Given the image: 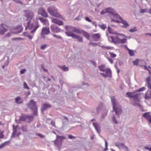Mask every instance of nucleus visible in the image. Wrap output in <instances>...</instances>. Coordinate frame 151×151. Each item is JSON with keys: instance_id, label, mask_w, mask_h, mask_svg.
Returning a JSON list of instances; mask_svg holds the SVG:
<instances>
[{"instance_id": "nucleus-49", "label": "nucleus", "mask_w": 151, "mask_h": 151, "mask_svg": "<svg viewBox=\"0 0 151 151\" xmlns=\"http://www.w3.org/2000/svg\"><path fill=\"white\" fill-rule=\"evenodd\" d=\"M108 59L111 63L112 64L113 63V61L110 58H108Z\"/></svg>"}, {"instance_id": "nucleus-4", "label": "nucleus", "mask_w": 151, "mask_h": 151, "mask_svg": "<svg viewBox=\"0 0 151 151\" xmlns=\"http://www.w3.org/2000/svg\"><path fill=\"white\" fill-rule=\"evenodd\" d=\"M108 39L109 41L111 42L119 43H125L127 40L125 38H124L123 39H120L117 36H114L109 37L108 38Z\"/></svg>"}, {"instance_id": "nucleus-58", "label": "nucleus", "mask_w": 151, "mask_h": 151, "mask_svg": "<svg viewBox=\"0 0 151 151\" xmlns=\"http://www.w3.org/2000/svg\"><path fill=\"white\" fill-rule=\"evenodd\" d=\"M148 85V88L150 89V90H151V83L149 84Z\"/></svg>"}, {"instance_id": "nucleus-7", "label": "nucleus", "mask_w": 151, "mask_h": 151, "mask_svg": "<svg viewBox=\"0 0 151 151\" xmlns=\"http://www.w3.org/2000/svg\"><path fill=\"white\" fill-rule=\"evenodd\" d=\"M65 33L68 36L71 37L73 38L77 39L78 42H83V39L82 37L74 33L73 32L68 31L65 32Z\"/></svg>"}, {"instance_id": "nucleus-60", "label": "nucleus", "mask_w": 151, "mask_h": 151, "mask_svg": "<svg viewBox=\"0 0 151 151\" xmlns=\"http://www.w3.org/2000/svg\"><path fill=\"white\" fill-rule=\"evenodd\" d=\"M63 118L65 119H66V120H68V118L65 116H63Z\"/></svg>"}, {"instance_id": "nucleus-23", "label": "nucleus", "mask_w": 151, "mask_h": 151, "mask_svg": "<svg viewBox=\"0 0 151 151\" xmlns=\"http://www.w3.org/2000/svg\"><path fill=\"white\" fill-rule=\"evenodd\" d=\"M148 91H147L145 94V98L146 99H148L151 98V93H149Z\"/></svg>"}, {"instance_id": "nucleus-63", "label": "nucleus", "mask_w": 151, "mask_h": 151, "mask_svg": "<svg viewBox=\"0 0 151 151\" xmlns=\"http://www.w3.org/2000/svg\"><path fill=\"white\" fill-rule=\"evenodd\" d=\"M146 35H150V36H151V34H150V33H148V34H146Z\"/></svg>"}, {"instance_id": "nucleus-3", "label": "nucleus", "mask_w": 151, "mask_h": 151, "mask_svg": "<svg viewBox=\"0 0 151 151\" xmlns=\"http://www.w3.org/2000/svg\"><path fill=\"white\" fill-rule=\"evenodd\" d=\"M28 108H30L33 111L34 114L36 115L37 111V107L36 103L33 100H31L27 104Z\"/></svg>"}, {"instance_id": "nucleus-14", "label": "nucleus", "mask_w": 151, "mask_h": 151, "mask_svg": "<svg viewBox=\"0 0 151 151\" xmlns=\"http://www.w3.org/2000/svg\"><path fill=\"white\" fill-rule=\"evenodd\" d=\"M50 28L51 30L53 32L58 33L60 32V29L56 26H51Z\"/></svg>"}, {"instance_id": "nucleus-28", "label": "nucleus", "mask_w": 151, "mask_h": 151, "mask_svg": "<svg viewBox=\"0 0 151 151\" xmlns=\"http://www.w3.org/2000/svg\"><path fill=\"white\" fill-rule=\"evenodd\" d=\"M57 138L59 139L61 141H62L64 139H65V137L64 136H60L57 135Z\"/></svg>"}, {"instance_id": "nucleus-1", "label": "nucleus", "mask_w": 151, "mask_h": 151, "mask_svg": "<svg viewBox=\"0 0 151 151\" xmlns=\"http://www.w3.org/2000/svg\"><path fill=\"white\" fill-rule=\"evenodd\" d=\"M25 13L24 16L26 18V21H29L27 22V26L25 27V29H29L31 30L30 33H34L37 29L40 27L37 22H32L31 20L34 16V14L30 10L24 11Z\"/></svg>"}, {"instance_id": "nucleus-34", "label": "nucleus", "mask_w": 151, "mask_h": 151, "mask_svg": "<svg viewBox=\"0 0 151 151\" xmlns=\"http://www.w3.org/2000/svg\"><path fill=\"white\" fill-rule=\"evenodd\" d=\"M146 81L147 83L148 84L151 83L150 82V77H148L146 78Z\"/></svg>"}, {"instance_id": "nucleus-31", "label": "nucleus", "mask_w": 151, "mask_h": 151, "mask_svg": "<svg viewBox=\"0 0 151 151\" xmlns=\"http://www.w3.org/2000/svg\"><path fill=\"white\" fill-rule=\"evenodd\" d=\"M139 60L138 59H136L135 61H134L133 63L134 65H138V63Z\"/></svg>"}, {"instance_id": "nucleus-10", "label": "nucleus", "mask_w": 151, "mask_h": 151, "mask_svg": "<svg viewBox=\"0 0 151 151\" xmlns=\"http://www.w3.org/2000/svg\"><path fill=\"white\" fill-rule=\"evenodd\" d=\"M1 26L2 28V29H0V35H4L5 33L8 31V27L5 24L2 23L1 24Z\"/></svg>"}, {"instance_id": "nucleus-25", "label": "nucleus", "mask_w": 151, "mask_h": 151, "mask_svg": "<svg viewBox=\"0 0 151 151\" xmlns=\"http://www.w3.org/2000/svg\"><path fill=\"white\" fill-rule=\"evenodd\" d=\"M93 126L94 127L95 129L96 130L97 132L98 133H99V127H98V124L97 123H93Z\"/></svg>"}, {"instance_id": "nucleus-37", "label": "nucleus", "mask_w": 151, "mask_h": 151, "mask_svg": "<svg viewBox=\"0 0 151 151\" xmlns=\"http://www.w3.org/2000/svg\"><path fill=\"white\" fill-rule=\"evenodd\" d=\"M106 13H107V11H106V9H105L104 10H103L101 12V14H104Z\"/></svg>"}, {"instance_id": "nucleus-39", "label": "nucleus", "mask_w": 151, "mask_h": 151, "mask_svg": "<svg viewBox=\"0 0 151 151\" xmlns=\"http://www.w3.org/2000/svg\"><path fill=\"white\" fill-rule=\"evenodd\" d=\"M112 120L114 123L116 124L117 123V121L116 120L115 116H114L112 117Z\"/></svg>"}, {"instance_id": "nucleus-5", "label": "nucleus", "mask_w": 151, "mask_h": 151, "mask_svg": "<svg viewBox=\"0 0 151 151\" xmlns=\"http://www.w3.org/2000/svg\"><path fill=\"white\" fill-rule=\"evenodd\" d=\"M47 11L51 15L63 19L62 16L58 12L57 9L53 7H49L47 9Z\"/></svg>"}, {"instance_id": "nucleus-15", "label": "nucleus", "mask_w": 151, "mask_h": 151, "mask_svg": "<svg viewBox=\"0 0 151 151\" xmlns=\"http://www.w3.org/2000/svg\"><path fill=\"white\" fill-rule=\"evenodd\" d=\"M52 22L57 24L59 26H60L63 24V22L62 21L58 20L56 19H52Z\"/></svg>"}, {"instance_id": "nucleus-16", "label": "nucleus", "mask_w": 151, "mask_h": 151, "mask_svg": "<svg viewBox=\"0 0 151 151\" xmlns=\"http://www.w3.org/2000/svg\"><path fill=\"white\" fill-rule=\"evenodd\" d=\"M106 10L107 11V13H108L111 14V17H113L114 18V14H117L114 13V10L111 8H106Z\"/></svg>"}, {"instance_id": "nucleus-48", "label": "nucleus", "mask_w": 151, "mask_h": 151, "mask_svg": "<svg viewBox=\"0 0 151 151\" xmlns=\"http://www.w3.org/2000/svg\"><path fill=\"white\" fill-rule=\"evenodd\" d=\"M85 19L86 21L89 22H91V20L89 19L88 17H86L85 18Z\"/></svg>"}, {"instance_id": "nucleus-55", "label": "nucleus", "mask_w": 151, "mask_h": 151, "mask_svg": "<svg viewBox=\"0 0 151 151\" xmlns=\"http://www.w3.org/2000/svg\"><path fill=\"white\" fill-rule=\"evenodd\" d=\"M37 135L38 136H39L40 137H44V135H43L42 134H38Z\"/></svg>"}, {"instance_id": "nucleus-27", "label": "nucleus", "mask_w": 151, "mask_h": 151, "mask_svg": "<svg viewBox=\"0 0 151 151\" xmlns=\"http://www.w3.org/2000/svg\"><path fill=\"white\" fill-rule=\"evenodd\" d=\"M59 67L62 69L64 71H66L68 70V68L65 65L63 66H59Z\"/></svg>"}, {"instance_id": "nucleus-64", "label": "nucleus", "mask_w": 151, "mask_h": 151, "mask_svg": "<svg viewBox=\"0 0 151 151\" xmlns=\"http://www.w3.org/2000/svg\"><path fill=\"white\" fill-rule=\"evenodd\" d=\"M149 13L151 14V9H150Z\"/></svg>"}, {"instance_id": "nucleus-29", "label": "nucleus", "mask_w": 151, "mask_h": 151, "mask_svg": "<svg viewBox=\"0 0 151 151\" xmlns=\"http://www.w3.org/2000/svg\"><path fill=\"white\" fill-rule=\"evenodd\" d=\"M119 145L122 146L123 149L126 150V151H129L128 148L127 147L125 146L123 144L121 143L119 144Z\"/></svg>"}, {"instance_id": "nucleus-19", "label": "nucleus", "mask_w": 151, "mask_h": 151, "mask_svg": "<svg viewBox=\"0 0 151 151\" xmlns=\"http://www.w3.org/2000/svg\"><path fill=\"white\" fill-rule=\"evenodd\" d=\"M51 106L50 105L45 103L42 104V107L41 109V110L42 111L45 110L51 107Z\"/></svg>"}, {"instance_id": "nucleus-12", "label": "nucleus", "mask_w": 151, "mask_h": 151, "mask_svg": "<svg viewBox=\"0 0 151 151\" xmlns=\"http://www.w3.org/2000/svg\"><path fill=\"white\" fill-rule=\"evenodd\" d=\"M150 112H146L143 115V116L151 124V115L150 113Z\"/></svg>"}, {"instance_id": "nucleus-32", "label": "nucleus", "mask_w": 151, "mask_h": 151, "mask_svg": "<svg viewBox=\"0 0 151 151\" xmlns=\"http://www.w3.org/2000/svg\"><path fill=\"white\" fill-rule=\"evenodd\" d=\"M110 57L112 58H114L116 57V54L113 52H109Z\"/></svg>"}, {"instance_id": "nucleus-59", "label": "nucleus", "mask_w": 151, "mask_h": 151, "mask_svg": "<svg viewBox=\"0 0 151 151\" xmlns=\"http://www.w3.org/2000/svg\"><path fill=\"white\" fill-rule=\"evenodd\" d=\"M137 30V28L136 27H134L133 28V32L136 31Z\"/></svg>"}, {"instance_id": "nucleus-20", "label": "nucleus", "mask_w": 151, "mask_h": 151, "mask_svg": "<svg viewBox=\"0 0 151 151\" xmlns=\"http://www.w3.org/2000/svg\"><path fill=\"white\" fill-rule=\"evenodd\" d=\"M92 38L95 41H96L100 38V35L99 33L93 34L92 35Z\"/></svg>"}, {"instance_id": "nucleus-38", "label": "nucleus", "mask_w": 151, "mask_h": 151, "mask_svg": "<svg viewBox=\"0 0 151 151\" xmlns=\"http://www.w3.org/2000/svg\"><path fill=\"white\" fill-rule=\"evenodd\" d=\"M13 33V32H8L5 35L6 37H9L11 35L12 33ZM14 33V32H13Z\"/></svg>"}, {"instance_id": "nucleus-61", "label": "nucleus", "mask_w": 151, "mask_h": 151, "mask_svg": "<svg viewBox=\"0 0 151 151\" xmlns=\"http://www.w3.org/2000/svg\"><path fill=\"white\" fill-rule=\"evenodd\" d=\"M28 37L30 39H31L32 38V37L30 36H29Z\"/></svg>"}, {"instance_id": "nucleus-44", "label": "nucleus", "mask_w": 151, "mask_h": 151, "mask_svg": "<svg viewBox=\"0 0 151 151\" xmlns=\"http://www.w3.org/2000/svg\"><path fill=\"white\" fill-rule=\"evenodd\" d=\"M51 124L53 127H55V122L53 121H51Z\"/></svg>"}, {"instance_id": "nucleus-11", "label": "nucleus", "mask_w": 151, "mask_h": 151, "mask_svg": "<svg viewBox=\"0 0 151 151\" xmlns=\"http://www.w3.org/2000/svg\"><path fill=\"white\" fill-rule=\"evenodd\" d=\"M38 13L41 15L45 17H47L48 15L45 10L43 8L39 9Z\"/></svg>"}, {"instance_id": "nucleus-52", "label": "nucleus", "mask_w": 151, "mask_h": 151, "mask_svg": "<svg viewBox=\"0 0 151 151\" xmlns=\"http://www.w3.org/2000/svg\"><path fill=\"white\" fill-rule=\"evenodd\" d=\"M52 35L54 37L58 38H59V39H61V37L59 36H57V35H55L54 34Z\"/></svg>"}, {"instance_id": "nucleus-36", "label": "nucleus", "mask_w": 151, "mask_h": 151, "mask_svg": "<svg viewBox=\"0 0 151 151\" xmlns=\"http://www.w3.org/2000/svg\"><path fill=\"white\" fill-rule=\"evenodd\" d=\"M147 9H141L140 10V12L142 13H144L145 12H147Z\"/></svg>"}, {"instance_id": "nucleus-41", "label": "nucleus", "mask_w": 151, "mask_h": 151, "mask_svg": "<svg viewBox=\"0 0 151 151\" xmlns=\"http://www.w3.org/2000/svg\"><path fill=\"white\" fill-rule=\"evenodd\" d=\"M145 89V87L141 88L139 89L138 91H144Z\"/></svg>"}, {"instance_id": "nucleus-18", "label": "nucleus", "mask_w": 151, "mask_h": 151, "mask_svg": "<svg viewBox=\"0 0 151 151\" xmlns=\"http://www.w3.org/2000/svg\"><path fill=\"white\" fill-rule=\"evenodd\" d=\"M39 19L45 25L48 26L49 25V21L47 19H45L42 17L39 18Z\"/></svg>"}, {"instance_id": "nucleus-8", "label": "nucleus", "mask_w": 151, "mask_h": 151, "mask_svg": "<svg viewBox=\"0 0 151 151\" xmlns=\"http://www.w3.org/2000/svg\"><path fill=\"white\" fill-rule=\"evenodd\" d=\"M111 100L112 103L113 109L115 112L116 115L120 114L122 113V109L121 108L119 109H116V100L114 97H112L111 98Z\"/></svg>"}, {"instance_id": "nucleus-33", "label": "nucleus", "mask_w": 151, "mask_h": 151, "mask_svg": "<svg viewBox=\"0 0 151 151\" xmlns=\"http://www.w3.org/2000/svg\"><path fill=\"white\" fill-rule=\"evenodd\" d=\"M108 29L109 33L112 34L114 33L113 30L109 27H108Z\"/></svg>"}, {"instance_id": "nucleus-51", "label": "nucleus", "mask_w": 151, "mask_h": 151, "mask_svg": "<svg viewBox=\"0 0 151 151\" xmlns=\"http://www.w3.org/2000/svg\"><path fill=\"white\" fill-rule=\"evenodd\" d=\"M102 47L103 48H104L105 49H111V47H109V46H107V47H104V46H102Z\"/></svg>"}, {"instance_id": "nucleus-2", "label": "nucleus", "mask_w": 151, "mask_h": 151, "mask_svg": "<svg viewBox=\"0 0 151 151\" xmlns=\"http://www.w3.org/2000/svg\"><path fill=\"white\" fill-rule=\"evenodd\" d=\"M111 21H114L117 23H121L123 25L122 26L127 27L129 26V25L126 21L123 20L118 14H114V19H111Z\"/></svg>"}, {"instance_id": "nucleus-56", "label": "nucleus", "mask_w": 151, "mask_h": 151, "mask_svg": "<svg viewBox=\"0 0 151 151\" xmlns=\"http://www.w3.org/2000/svg\"><path fill=\"white\" fill-rule=\"evenodd\" d=\"M42 68L43 69V70L45 72H47L48 70L47 69H46L43 68L42 66Z\"/></svg>"}, {"instance_id": "nucleus-62", "label": "nucleus", "mask_w": 151, "mask_h": 151, "mask_svg": "<svg viewBox=\"0 0 151 151\" xmlns=\"http://www.w3.org/2000/svg\"><path fill=\"white\" fill-rule=\"evenodd\" d=\"M95 44H96V43H91L90 44V45H94Z\"/></svg>"}, {"instance_id": "nucleus-57", "label": "nucleus", "mask_w": 151, "mask_h": 151, "mask_svg": "<svg viewBox=\"0 0 151 151\" xmlns=\"http://www.w3.org/2000/svg\"><path fill=\"white\" fill-rule=\"evenodd\" d=\"M20 39V38H12V40H19Z\"/></svg>"}, {"instance_id": "nucleus-24", "label": "nucleus", "mask_w": 151, "mask_h": 151, "mask_svg": "<svg viewBox=\"0 0 151 151\" xmlns=\"http://www.w3.org/2000/svg\"><path fill=\"white\" fill-rule=\"evenodd\" d=\"M17 103L20 104L22 102V101L20 97H18L16 98L15 99Z\"/></svg>"}, {"instance_id": "nucleus-21", "label": "nucleus", "mask_w": 151, "mask_h": 151, "mask_svg": "<svg viewBox=\"0 0 151 151\" xmlns=\"http://www.w3.org/2000/svg\"><path fill=\"white\" fill-rule=\"evenodd\" d=\"M81 34H82L83 36L85 37L87 39L89 40V39L90 38L89 35V34L88 33L85 32L84 30H82Z\"/></svg>"}, {"instance_id": "nucleus-43", "label": "nucleus", "mask_w": 151, "mask_h": 151, "mask_svg": "<svg viewBox=\"0 0 151 151\" xmlns=\"http://www.w3.org/2000/svg\"><path fill=\"white\" fill-rule=\"evenodd\" d=\"M145 148L146 150H147L149 151H151V147H145Z\"/></svg>"}, {"instance_id": "nucleus-13", "label": "nucleus", "mask_w": 151, "mask_h": 151, "mask_svg": "<svg viewBox=\"0 0 151 151\" xmlns=\"http://www.w3.org/2000/svg\"><path fill=\"white\" fill-rule=\"evenodd\" d=\"M33 116L29 115H23L21 116L20 118V120L21 121H24L26 119H32Z\"/></svg>"}, {"instance_id": "nucleus-40", "label": "nucleus", "mask_w": 151, "mask_h": 151, "mask_svg": "<svg viewBox=\"0 0 151 151\" xmlns=\"http://www.w3.org/2000/svg\"><path fill=\"white\" fill-rule=\"evenodd\" d=\"M101 27L102 29H104L106 28V26L105 24H102L101 25Z\"/></svg>"}, {"instance_id": "nucleus-47", "label": "nucleus", "mask_w": 151, "mask_h": 151, "mask_svg": "<svg viewBox=\"0 0 151 151\" xmlns=\"http://www.w3.org/2000/svg\"><path fill=\"white\" fill-rule=\"evenodd\" d=\"M26 71V70L24 69H23L21 70L20 73L21 74H22L24 73Z\"/></svg>"}, {"instance_id": "nucleus-53", "label": "nucleus", "mask_w": 151, "mask_h": 151, "mask_svg": "<svg viewBox=\"0 0 151 151\" xmlns=\"http://www.w3.org/2000/svg\"><path fill=\"white\" fill-rule=\"evenodd\" d=\"M105 146H106V150H107V149L108 144H107V142L105 140Z\"/></svg>"}, {"instance_id": "nucleus-50", "label": "nucleus", "mask_w": 151, "mask_h": 151, "mask_svg": "<svg viewBox=\"0 0 151 151\" xmlns=\"http://www.w3.org/2000/svg\"><path fill=\"white\" fill-rule=\"evenodd\" d=\"M127 50L129 51V53L130 56L132 55V50H130L129 49H127Z\"/></svg>"}, {"instance_id": "nucleus-26", "label": "nucleus", "mask_w": 151, "mask_h": 151, "mask_svg": "<svg viewBox=\"0 0 151 151\" xmlns=\"http://www.w3.org/2000/svg\"><path fill=\"white\" fill-rule=\"evenodd\" d=\"M99 70L102 71L104 72L106 69H105L104 66V65H101L99 66Z\"/></svg>"}, {"instance_id": "nucleus-6", "label": "nucleus", "mask_w": 151, "mask_h": 151, "mask_svg": "<svg viewBox=\"0 0 151 151\" xmlns=\"http://www.w3.org/2000/svg\"><path fill=\"white\" fill-rule=\"evenodd\" d=\"M65 27L68 30L67 32L69 31L73 33L75 32L77 34H81L82 30L73 26H65Z\"/></svg>"}, {"instance_id": "nucleus-35", "label": "nucleus", "mask_w": 151, "mask_h": 151, "mask_svg": "<svg viewBox=\"0 0 151 151\" xmlns=\"http://www.w3.org/2000/svg\"><path fill=\"white\" fill-rule=\"evenodd\" d=\"M24 88H27L28 90H29V87L27 86V83L26 82H24Z\"/></svg>"}, {"instance_id": "nucleus-30", "label": "nucleus", "mask_w": 151, "mask_h": 151, "mask_svg": "<svg viewBox=\"0 0 151 151\" xmlns=\"http://www.w3.org/2000/svg\"><path fill=\"white\" fill-rule=\"evenodd\" d=\"M127 96L129 98L132 97V93L131 92H127L126 93Z\"/></svg>"}, {"instance_id": "nucleus-22", "label": "nucleus", "mask_w": 151, "mask_h": 151, "mask_svg": "<svg viewBox=\"0 0 151 151\" xmlns=\"http://www.w3.org/2000/svg\"><path fill=\"white\" fill-rule=\"evenodd\" d=\"M105 71L106 72V75L107 77H111V72L110 69H106Z\"/></svg>"}, {"instance_id": "nucleus-9", "label": "nucleus", "mask_w": 151, "mask_h": 151, "mask_svg": "<svg viewBox=\"0 0 151 151\" xmlns=\"http://www.w3.org/2000/svg\"><path fill=\"white\" fill-rule=\"evenodd\" d=\"M50 30L48 27H43L41 30V35L42 37L45 35H48L50 33Z\"/></svg>"}, {"instance_id": "nucleus-42", "label": "nucleus", "mask_w": 151, "mask_h": 151, "mask_svg": "<svg viewBox=\"0 0 151 151\" xmlns=\"http://www.w3.org/2000/svg\"><path fill=\"white\" fill-rule=\"evenodd\" d=\"M68 137L69 139H75V137L71 135H68Z\"/></svg>"}, {"instance_id": "nucleus-45", "label": "nucleus", "mask_w": 151, "mask_h": 151, "mask_svg": "<svg viewBox=\"0 0 151 151\" xmlns=\"http://www.w3.org/2000/svg\"><path fill=\"white\" fill-rule=\"evenodd\" d=\"M47 46V45H42L40 47V48L41 49L44 50L45 48Z\"/></svg>"}, {"instance_id": "nucleus-17", "label": "nucleus", "mask_w": 151, "mask_h": 151, "mask_svg": "<svg viewBox=\"0 0 151 151\" xmlns=\"http://www.w3.org/2000/svg\"><path fill=\"white\" fill-rule=\"evenodd\" d=\"M14 29L16 30V31L14 32V33H18L21 32L23 30V28L22 26L19 25L17 27L14 28Z\"/></svg>"}, {"instance_id": "nucleus-54", "label": "nucleus", "mask_w": 151, "mask_h": 151, "mask_svg": "<svg viewBox=\"0 0 151 151\" xmlns=\"http://www.w3.org/2000/svg\"><path fill=\"white\" fill-rule=\"evenodd\" d=\"M101 74L102 76H103L104 77H105V78H106V77H107L106 75V74H104V73H100Z\"/></svg>"}, {"instance_id": "nucleus-46", "label": "nucleus", "mask_w": 151, "mask_h": 151, "mask_svg": "<svg viewBox=\"0 0 151 151\" xmlns=\"http://www.w3.org/2000/svg\"><path fill=\"white\" fill-rule=\"evenodd\" d=\"M6 145V143H4L1 144L0 145V148H2L4 147Z\"/></svg>"}]
</instances>
